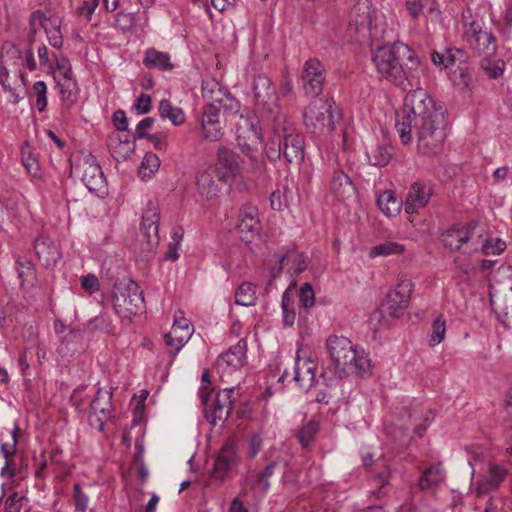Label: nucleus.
<instances>
[{"instance_id": "1", "label": "nucleus", "mask_w": 512, "mask_h": 512, "mask_svg": "<svg viewBox=\"0 0 512 512\" xmlns=\"http://www.w3.org/2000/svg\"><path fill=\"white\" fill-rule=\"evenodd\" d=\"M445 113L425 90L417 88L409 92L404 98L402 110L396 114L395 127L402 144H410L415 134L422 154L441 153L447 136Z\"/></svg>"}, {"instance_id": "2", "label": "nucleus", "mask_w": 512, "mask_h": 512, "mask_svg": "<svg viewBox=\"0 0 512 512\" xmlns=\"http://www.w3.org/2000/svg\"><path fill=\"white\" fill-rule=\"evenodd\" d=\"M372 59L380 77L403 91L417 85L420 61L408 45L395 42L379 46Z\"/></svg>"}, {"instance_id": "3", "label": "nucleus", "mask_w": 512, "mask_h": 512, "mask_svg": "<svg viewBox=\"0 0 512 512\" xmlns=\"http://www.w3.org/2000/svg\"><path fill=\"white\" fill-rule=\"evenodd\" d=\"M264 151L270 161L283 156L288 163L304 160V137L288 122L285 115H276Z\"/></svg>"}, {"instance_id": "4", "label": "nucleus", "mask_w": 512, "mask_h": 512, "mask_svg": "<svg viewBox=\"0 0 512 512\" xmlns=\"http://www.w3.org/2000/svg\"><path fill=\"white\" fill-rule=\"evenodd\" d=\"M326 349L334 365L333 374L339 379L349 374L363 377L369 373L370 360L365 355H359L348 338L330 336Z\"/></svg>"}, {"instance_id": "5", "label": "nucleus", "mask_w": 512, "mask_h": 512, "mask_svg": "<svg viewBox=\"0 0 512 512\" xmlns=\"http://www.w3.org/2000/svg\"><path fill=\"white\" fill-rule=\"evenodd\" d=\"M413 291L411 280L400 281L396 287L390 290L380 306L370 315V323L374 327L389 326L390 319L399 318L408 307Z\"/></svg>"}, {"instance_id": "6", "label": "nucleus", "mask_w": 512, "mask_h": 512, "mask_svg": "<svg viewBox=\"0 0 512 512\" xmlns=\"http://www.w3.org/2000/svg\"><path fill=\"white\" fill-rule=\"evenodd\" d=\"M303 116L309 131L314 134H325L335 129L341 113L333 99H318L305 108Z\"/></svg>"}, {"instance_id": "7", "label": "nucleus", "mask_w": 512, "mask_h": 512, "mask_svg": "<svg viewBox=\"0 0 512 512\" xmlns=\"http://www.w3.org/2000/svg\"><path fill=\"white\" fill-rule=\"evenodd\" d=\"M479 228L476 221L456 223L441 235V241L451 252L475 253L479 246Z\"/></svg>"}, {"instance_id": "8", "label": "nucleus", "mask_w": 512, "mask_h": 512, "mask_svg": "<svg viewBox=\"0 0 512 512\" xmlns=\"http://www.w3.org/2000/svg\"><path fill=\"white\" fill-rule=\"evenodd\" d=\"M112 300L115 312L121 317L137 315L145 308L143 291L133 280L116 283Z\"/></svg>"}, {"instance_id": "9", "label": "nucleus", "mask_w": 512, "mask_h": 512, "mask_svg": "<svg viewBox=\"0 0 512 512\" xmlns=\"http://www.w3.org/2000/svg\"><path fill=\"white\" fill-rule=\"evenodd\" d=\"M252 89L257 109L273 123L275 116L282 114L278 107V94L271 79L265 74L255 76Z\"/></svg>"}, {"instance_id": "10", "label": "nucleus", "mask_w": 512, "mask_h": 512, "mask_svg": "<svg viewBox=\"0 0 512 512\" xmlns=\"http://www.w3.org/2000/svg\"><path fill=\"white\" fill-rule=\"evenodd\" d=\"M233 389L225 388L219 392L212 404H209L211 391H208L206 385H202L199 389V398L203 404V414L205 419L213 426L217 421H223L228 418L233 408L232 395Z\"/></svg>"}, {"instance_id": "11", "label": "nucleus", "mask_w": 512, "mask_h": 512, "mask_svg": "<svg viewBox=\"0 0 512 512\" xmlns=\"http://www.w3.org/2000/svg\"><path fill=\"white\" fill-rule=\"evenodd\" d=\"M258 120L250 111L239 114L236 122V139L242 150L251 151L262 143L261 131L257 128Z\"/></svg>"}, {"instance_id": "12", "label": "nucleus", "mask_w": 512, "mask_h": 512, "mask_svg": "<svg viewBox=\"0 0 512 512\" xmlns=\"http://www.w3.org/2000/svg\"><path fill=\"white\" fill-rule=\"evenodd\" d=\"M420 419L418 413L404 410L400 418L392 423V428L389 431L393 439L399 442L400 445H406L407 441L412 438V434L422 437L427 425L424 423H417Z\"/></svg>"}, {"instance_id": "13", "label": "nucleus", "mask_w": 512, "mask_h": 512, "mask_svg": "<svg viewBox=\"0 0 512 512\" xmlns=\"http://www.w3.org/2000/svg\"><path fill=\"white\" fill-rule=\"evenodd\" d=\"M301 78L306 95L317 97L322 93L326 80L324 64L317 58L308 59L303 65Z\"/></svg>"}, {"instance_id": "14", "label": "nucleus", "mask_w": 512, "mask_h": 512, "mask_svg": "<svg viewBox=\"0 0 512 512\" xmlns=\"http://www.w3.org/2000/svg\"><path fill=\"white\" fill-rule=\"evenodd\" d=\"M375 15L376 10L368 0H359L350 11L349 31L365 36L372 30Z\"/></svg>"}, {"instance_id": "15", "label": "nucleus", "mask_w": 512, "mask_h": 512, "mask_svg": "<svg viewBox=\"0 0 512 512\" xmlns=\"http://www.w3.org/2000/svg\"><path fill=\"white\" fill-rule=\"evenodd\" d=\"M77 168L82 169V181L90 192L97 195L105 192L106 179L101 166L97 163L93 155H85L80 160Z\"/></svg>"}, {"instance_id": "16", "label": "nucleus", "mask_w": 512, "mask_h": 512, "mask_svg": "<svg viewBox=\"0 0 512 512\" xmlns=\"http://www.w3.org/2000/svg\"><path fill=\"white\" fill-rule=\"evenodd\" d=\"M61 23L62 21L58 16L46 17V15L40 10L32 13L33 33H36L39 28H43L49 44L56 49L63 46Z\"/></svg>"}, {"instance_id": "17", "label": "nucleus", "mask_w": 512, "mask_h": 512, "mask_svg": "<svg viewBox=\"0 0 512 512\" xmlns=\"http://www.w3.org/2000/svg\"><path fill=\"white\" fill-rule=\"evenodd\" d=\"M203 97L208 99L210 103H215L219 107V111L223 109L232 114L241 112V104L230 93L223 91L219 83L215 81L206 82L202 86Z\"/></svg>"}, {"instance_id": "18", "label": "nucleus", "mask_w": 512, "mask_h": 512, "mask_svg": "<svg viewBox=\"0 0 512 512\" xmlns=\"http://www.w3.org/2000/svg\"><path fill=\"white\" fill-rule=\"evenodd\" d=\"M237 229L240 238L246 243L252 242L259 235L262 226L258 218V209L255 206L243 205L238 215Z\"/></svg>"}, {"instance_id": "19", "label": "nucleus", "mask_w": 512, "mask_h": 512, "mask_svg": "<svg viewBox=\"0 0 512 512\" xmlns=\"http://www.w3.org/2000/svg\"><path fill=\"white\" fill-rule=\"evenodd\" d=\"M201 128L204 140L218 141L223 136V125L220 121L219 107L215 103H209L204 106Z\"/></svg>"}, {"instance_id": "20", "label": "nucleus", "mask_w": 512, "mask_h": 512, "mask_svg": "<svg viewBox=\"0 0 512 512\" xmlns=\"http://www.w3.org/2000/svg\"><path fill=\"white\" fill-rule=\"evenodd\" d=\"M0 61L2 70L0 74V83L7 89L5 79L9 75L10 69L22 75L20 67L24 64V59L20 49L11 42H5L2 46Z\"/></svg>"}, {"instance_id": "21", "label": "nucleus", "mask_w": 512, "mask_h": 512, "mask_svg": "<svg viewBox=\"0 0 512 512\" xmlns=\"http://www.w3.org/2000/svg\"><path fill=\"white\" fill-rule=\"evenodd\" d=\"M507 469L499 464L490 465L486 474L481 475L475 483L477 497L496 491L507 476Z\"/></svg>"}, {"instance_id": "22", "label": "nucleus", "mask_w": 512, "mask_h": 512, "mask_svg": "<svg viewBox=\"0 0 512 512\" xmlns=\"http://www.w3.org/2000/svg\"><path fill=\"white\" fill-rule=\"evenodd\" d=\"M34 250L38 259L47 268L55 266L62 259L58 244L43 233L35 239Z\"/></svg>"}, {"instance_id": "23", "label": "nucleus", "mask_w": 512, "mask_h": 512, "mask_svg": "<svg viewBox=\"0 0 512 512\" xmlns=\"http://www.w3.org/2000/svg\"><path fill=\"white\" fill-rule=\"evenodd\" d=\"M239 458L233 443H226L218 453L214 468L211 472V477L214 480L222 482L227 476L228 472L238 464Z\"/></svg>"}, {"instance_id": "24", "label": "nucleus", "mask_w": 512, "mask_h": 512, "mask_svg": "<svg viewBox=\"0 0 512 512\" xmlns=\"http://www.w3.org/2000/svg\"><path fill=\"white\" fill-rule=\"evenodd\" d=\"M490 302L498 320L506 327L512 325V286L490 295Z\"/></svg>"}, {"instance_id": "25", "label": "nucleus", "mask_w": 512, "mask_h": 512, "mask_svg": "<svg viewBox=\"0 0 512 512\" xmlns=\"http://www.w3.org/2000/svg\"><path fill=\"white\" fill-rule=\"evenodd\" d=\"M215 170L218 180L230 181L240 172L239 156L227 148H220Z\"/></svg>"}, {"instance_id": "26", "label": "nucleus", "mask_w": 512, "mask_h": 512, "mask_svg": "<svg viewBox=\"0 0 512 512\" xmlns=\"http://www.w3.org/2000/svg\"><path fill=\"white\" fill-rule=\"evenodd\" d=\"M245 356L246 344L245 342L239 341L237 345L232 346L217 358L216 369L218 373L223 375L239 369L244 363Z\"/></svg>"}, {"instance_id": "27", "label": "nucleus", "mask_w": 512, "mask_h": 512, "mask_svg": "<svg viewBox=\"0 0 512 512\" xmlns=\"http://www.w3.org/2000/svg\"><path fill=\"white\" fill-rule=\"evenodd\" d=\"M432 195V187L428 183L415 182L411 185L404 203V210L408 214H413L419 209L425 207Z\"/></svg>"}, {"instance_id": "28", "label": "nucleus", "mask_w": 512, "mask_h": 512, "mask_svg": "<svg viewBox=\"0 0 512 512\" xmlns=\"http://www.w3.org/2000/svg\"><path fill=\"white\" fill-rule=\"evenodd\" d=\"M112 393L108 390L98 389L95 397L93 398L90 409V419L98 423V428L103 429L104 423L111 417L112 413Z\"/></svg>"}, {"instance_id": "29", "label": "nucleus", "mask_w": 512, "mask_h": 512, "mask_svg": "<svg viewBox=\"0 0 512 512\" xmlns=\"http://www.w3.org/2000/svg\"><path fill=\"white\" fill-rule=\"evenodd\" d=\"M330 189L336 198L345 200L355 193V186L344 171L335 169L330 180Z\"/></svg>"}, {"instance_id": "30", "label": "nucleus", "mask_w": 512, "mask_h": 512, "mask_svg": "<svg viewBox=\"0 0 512 512\" xmlns=\"http://www.w3.org/2000/svg\"><path fill=\"white\" fill-rule=\"evenodd\" d=\"M108 148L116 161L127 160L135 150V144L128 136L122 138L118 133H113L108 139Z\"/></svg>"}, {"instance_id": "31", "label": "nucleus", "mask_w": 512, "mask_h": 512, "mask_svg": "<svg viewBox=\"0 0 512 512\" xmlns=\"http://www.w3.org/2000/svg\"><path fill=\"white\" fill-rule=\"evenodd\" d=\"M160 220V210L158 206L149 202L147 209L142 216L141 229L145 233L148 242L158 241V224Z\"/></svg>"}, {"instance_id": "32", "label": "nucleus", "mask_w": 512, "mask_h": 512, "mask_svg": "<svg viewBox=\"0 0 512 512\" xmlns=\"http://www.w3.org/2000/svg\"><path fill=\"white\" fill-rule=\"evenodd\" d=\"M369 473L372 481L376 485H379L373 493L377 498L384 496L387 493L386 487L388 486L389 479L391 477V469L384 462L378 461L372 465Z\"/></svg>"}, {"instance_id": "33", "label": "nucleus", "mask_w": 512, "mask_h": 512, "mask_svg": "<svg viewBox=\"0 0 512 512\" xmlns=\"http://www.w3.org/2000/svg\"><path fill=\"white\" fill-rule=\"evenodd\" d=\"M143 64L148 69H158L162 71L171 70L174 67L170 55L167 52L158 51L154 48L146 50Z\"/></svg>"}, {"instance_id": "34", "label": "nucleus", "mask_w": 512, "mask_h": 512, "mask_svg": "<svg viewBox=\"0 0 512 512\" xmlns=\"http://www.w3.org/2000/svg\"><path fill=\"white\" fill-rule=\"evenodd\" d=\"M294 370V380L299 384V386H311L316 372V364L312 360L307 359L301 364L300 359L297 356Z\"/></svg>"}, {"instance_id": "35", "label": "nucleus", "mask_w": 512, "mask_h": 512, "mask_svg": "<svg viewBox=\"0 0 512 512\" xmlns=\"http://www.w3.org/2000/svg\"><path fill=\"white\" fill-rule=\"evenodd\" d=\"M394 149L388 144H378L366 151L368 162L376 167L388 165L393 156Z\"/></svg>"}, {"instance_id": "36", "label": "nucleus", "mask_w": 512, "mask_h": 512, "mask_svg": "<svg viewBox=\"0 0 512 512\" xmlns=\"http://www.w3.org/2000/svg\"><path fill=\"white\" fill-rule=\"evenodd\" d=\"M192 334L193 330H183L177 327H172L171 331L164 336L166 345L172 349L170 353L173 358L189 341Z\"/></svg>"}, {"instance_id": "37", "label": "nucleus", "mask_w": 512, "mask_h": 512, "mask_svg": "<svg viewBox=\"0 0 512 512\" xmlns=\"http://www.w3.org/2000/svg\"><path fill=\"white\" fill-rule=\"evenodd\" d=\"M197 189L199 194L207 200L213 199L218 195L220 187L218 180L212 173L204 171L197 177Z\"/></svg>"}, {"instance_id": "38", "label": "nucleus", "mask_w": 512, "mask_h": 512, "mask_svg": "<svg viewBox=\"0 0 512 512\" xmlns=\"http://www.w3.org/2000/svg\"><path fill=\"white\" fill-rule=\"evenodd\" d=\"M377 205L384 215L395 217L400 213L402 202L392 191L386 190L377 197Z\"/></svg>"}, {"instance_id": "39", "label": "nucleus", "mask_w": 512, "mask_h": 512, "mask_svg": "<svg viewBox=\"0 0 512 512\" xmlns=\"http://www.w3.org/2000/svg\"><path fill=\"white\" fill-rule=\"evenodd\" d=\"M479 53L493 55L497 50L496 38L491 32L484 31L469 42Z\"/></svg>"}, {"instance_id": "40", "label": "nucleus", "mask_w": 512, "mask_h": 512, "mask_svg": "<svg viewBox=\"0 0 512 512\" xmlns=\"http://www.w3.org/2000/svg\"><path fill=\"white\" fill-rule=\"evenodd\" d=\"M159 115L162 118L169 119L175 126L182 125L185 121V114L180 107L173 106L167 99L159 102Z\"/></svg>"}, {"instance_id": "41", "label": "nucleus", "mask_w": 512, "mask_h": 512, "mask_svg": "<svg viewBox=\"0 0 512 512\" xmlns=\"http://www.w3.org/2000/svg\"><path fill=\"white\" fill-rule=\"evenodd\" d=\"M462 22L464 26V36L468 42L477 38L480 33L484 32L482 29L483 20L481 18H474L471 11L468 10L462 14Z\"/></svg>"}, {"instance_id": "42", "label": "nucleus", "mask_w": 512, "mask_h": 512, "mask_svg": "<svg viewBox=\"0 0 512 512\" xmlns=\"http://www.w3.org/2000/svg\"><path fill=\"white\" fill-rule=\"evenodd\" d=\"M506 249V243L500 238L485 239L483 229L479 228V246L477 252L481 251L484 255H498Z\"/></svg>"}, {"instance_id": "43", "label": "nucleus", "mask_w": 512, "mask_h": 512, "mask_svg": "<svg viewBox=\"0 0 512 512\" xmlns=\"http://www.w3.org/2000/svg\"><path fill=\"white\" fill-rule=\"evenodd\" d=\"M280 263L292 262V267L289 269V273L292 276L301 274L306 270L308 262L307 258L296 251H290L279 256Z\"/></svg>"}, {"instance_id": "44", "label": "nucleus", "mask_w": 512, "mask_h": 512, "mask_svg": "<svg viewBox=\"0 0 512 512\" xmlns=\"http://www.w3.org/2000/svg\"><path fill=\"white\" fill-rule=\"evenodd\" d=\"M444 480V473L440 467L430 466L419 479V487L426 490L439 485Z\"/></svg>"}, {"instance_id": "45", "label": "nucleus", "mask_w": 512, "mask_h": 512, "mask_svg": "<svg viewBox=\"0 0 512 512\" xmlns=\"http://www.w3.org/2000/svg\"><path fill=\"white\" fill-rule=\"evenodd\" d=\"M405 251L404 245L393 242V241H386L380 244H377L373 246L370 249L369 256L371 258L382 256L387 257L391 255H400Z\"/></svg>"}, {"instance_id": "46", "label": "nucleus", "mask_w": 512, "mask_h": 512, "mask_svg": "<svg viewBox=\"0 0 512 512\" xmlns=\"http://www.w3.org/2000/svg\"><path fill=\"white\" fill-rule=\"evenodd\" d=\"M282 315L285 326L291 327L295 323L296 311L293 294L290 288H287L282 295Z\"/></svg>"}, {"instance_id": "47", "label": "nucleus", "mask_w": 512, "mask_h": 512, "mask_svg": "<svg viewBox=\"0 0 512 512\" xmlns=\"http://www.w3.org/2000/svg\"><path fill=\"white\" fill-rule=\"evenodd\" d=\"M280 461H271L261 472L258 473L256 480L253 483V487L260 490L262 493H267L270 489V478L274 475L276 467Z\"/></svg>"}, {"instance_id": "48", "label": "nucleus", "mask_w": 512, "mask_h": 512, "mask_svg": "<svg viewBox=\"0 0 512 512\" xmlns=\"http://www.w3.org/2000/svg\"><path fill=\"white\" fill-rule=\"evenodd\" d=\"M256 301V288L250 282L242 283L236 290L235 303L242 306L254 305Z\"/></svg>"}, {"instance_id": "49", "label": "nucleus", "mask_w": 512, "mask_h": 512, "mask_svg": "<svg viewBox=\"0 0 512 512\" xmlns=\"http://www.w3.org/2000/svg\"><path fill=\"white\" fill-rule=\"evenodd\" d=\"M318 429V423L315 421H309L307 424L300 428L296 437L302 447L306 448L313 442Z\"/></svg>"}, {"instance_id": "50", "label": "nucleus", "mask_w": 512, "mask_h": 512, "mask_svg": "<svg viewBox=\"0 0 512 512\" xmlns=\"http://www.w3.org/2000/svg\"><path fill=\"white\" fill-rule=\"evenodd\" d=\"M160 166V159L156 154L147 153L141 163L139 176L142 179L149 178Z\"/></svg>"}, {"instance_id": "51", "label": "nucleus", "mask_w": 512, "mask_h": 512, "mask_svg": "<svg viewBox=\"0 0 512 512\" xmlns=\"http://www.w3.org/2000/svg\"><path fill=\"white\" fill-rule=\"evenodd\" d=\"M16 270L18 273V277L22 282V285L27 283H32L35 278V269L33 263L28 260H17L16 261Z\"/></svg>"}, {"instance_id": "52", "label": "nucleus", "mask_w": 512, "mask_h": 512, "mask_svg": "<svg viewBox=\"0 0 512 512\" xmlns=\"http://www.w3.org/2000/svg\"><path fill=\"white\" fill-rule=\"evenodd\" d=\"M21 161L27 172L33 176L39 174V164L37 159L33 156L31 147L26 144L21 149Z\"/></svg>"}, {"instance_id": "53", "label": "nucleus", "mask_w": 512, "mask_h": 512, "mask_svg": "<svg viewBox=\"0 0 512 512\" xmlns=\"http://www.w3.org/2000/svg\"><path fill=\"white\" fill-rule=\"evenodd\" d=\"M455 56L451 54V48H445L442 52L433 51L431 60L440 69H448L455 64Z\"/></svg>"}, {"instance_id": "54", "label": "nucleus", "mask_w": 512, "mask_h": 512, "mask_svg": "<svg viewBox=\"0 0 512 512\" xmlns=\"http://www.w3.org/2000/svg\"><path fill=\"white\" fill-rule=\"evenodd\" d=\"M446 333V325L442 316L437 317L432 323V332L430 335V345L435 346L440 344L444 338Z\"/></svg>"}, {"instance_id": "55", "label": "nucleus", "mask_w": 512, "mask_h": 512, "mask_svg": "<svg viewBox=\"0 0 512 512\" xmlns=\"http://www.w3.org/2000/svg\"><path fill=\"white\" fill-rule=\"evenodd\" d=\"M32 92L36 96L35 106L39 112H43L47 107V86L44 81H37L33 84Z\"/></svg>"}, {"instance_id": "56", "label": "nucleus", "mask_w": 512, "mask_h": 512, "mask_svg": "<svg viewBox=\"0 0 512 512\" xmlns=\"http://www.w3.org/2000/svg\"><path fill=\"white\" fill-rule=\"evenodd\" d=\"M481 67L487 74V76L491 79H496L503 74L504 71V62L503 61H495L492 62L488 58H485L481 61Z\"/></svg>"}, {"instance_id": "57", "label": "nucleus", "mask_w": 512, "mask_h": 512, "mask_svg": "<svg viewBox=\"0 0 512 512\" xmlns=\"http://www.w3.org/2000/svg\"><path fill=\"white\" fill-rule=\"evenodd\" d=\"M73 495L76 512H94L93 509L88 508L89 498L83 493L80 484L77 483L74 485Z\"/></svg>"}, {"instance_id": "58", "label": "nucleus", "mask_w": 512, "mask_h": 512, "mask_svg": "<svg viewBox=\"0 0 512 512\" xmlns=\"http://www.w3.org/2000/svg\"><path fill=\"white\" fill-rule=\"evenodd\" d=\"M52 58L55 61L56 69L63 76L64 80L71 82L73 72L68 58L59 56L56 53L52 54Z\"/></svg>"}, {"instance_id": "59", "label": "nucleus", "mask_w": 512, "mask_h": 512, "mask_svg": "<svg viewBox=\"0 0 512 512\" xmlns=\"http://www.w3.org/2000/svg\"><path fill=\"white\" fill-rule=\"evenodd\" d=\"M299 301L304 309L310 308L315 303L314 291L310 283H304L300 287Z\"/></svg>"}, {"instance_id": "60", "label": "nucleus", "mask_w": 512, "mask_h": 512, "mask_svg": "<svg viewBox=\"0 0 512 512\" xmlns=\"http://www.w3.org/2000/svg\"><path fill=\"white\" fill-rule=\"evenodd\" d=\"M59 86L64 104L70 107L76 100V95L74 92L75 82L73 81V79H71V82H67L65 80L64 83H59Z\"/></svg>"}, {"instance_id": "61", "label": "nucleus", "mask_w": 512, "mask_h": 512, "mask_svg": "<svg viewBox=\"0 0 512 512\" xmlns=\"http://www.w3.org/2000/svg\"><path fill=\"white\" fill-rule=\"evenodd\" d=\"M24 497L17 492L12 493L5 501L6 512H21Z\"/></svg>"}, {"instance_id": "62", "label": "nucleus", "mask_w": 512, "mask_h": 512, "mask_svg": "<svg viewBox=\"0 0 512 512\" xmlns=\"http://www.w3.org/2000/svg\"><path fill=\"white\" fill-rule=\"evenodd\" d=\"M89 326L91 329L104 330L106 332H112L113 326L110 320L106 317V315L102 314L89 322Z\"/></svg>"}, {"instance_id": "63", "label": "nucleus", "mask_w": 512, "mask_h": 512, "mask_svg": "<svg viewBox=\"0 0 512 512\" xmlns=\"http://www.w3.org/2000/svg\"><path fill=\"white\" fill-rule=\"evenodd\" d=\"M40 68L44 71L51 70L53 68V62L49 57L48 49L44 44H41L37 50Z\"/></svg>"}, {"instance_id": "64", "label": "nucleus", "mask_w": 512, "mask_h": 512, "mask_svg": "<svg viewBox=\"0 0 512 512\" xmlns=\"http://www.w3.org/2000/svg\"><path fill=\"white\" fill-rule=\"evenodd\" d=\"M82 288L92 294L99 290L100 284L98 278L93 274H88L81 279Z\"/></svg>"}]
</instances>
